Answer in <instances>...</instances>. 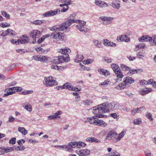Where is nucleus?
<instances>
[{
  "label": "nucleus",
  "instance_id": "obj_15",
  "mask_svg": "<svg viewBox=\"0 0 156 156\" xmlns=\"http://www.w3.org/2000/svg\"><path fill=\"white\" fill-rule=\"evenodd\" d=\"M111 6L114 9H118L120 7V3L119 0H115L112 3Z\"/></svg>",
  "mask_w": 156,
  "mask_h": 156
},
{
  "label": "nucleus",
  "instance_id": "obj_62",
  "mask_svg": "<svg viewBox=\"0 0 156 156\" xmlns=\"http://www.w3.org/2000/svg\"><path fill=\"white\" fill-rule=\"evenodd\" d=\"M70 89V90L77 91H80L81 90V88H80L79 89H78V88L77 87H71V88Z\"/></svg>",
  "mask_w": 156,
  "mask_h": 156
},
{
  "label": "nucleus",
  "instance_id": "obj_8",
  "mask_svg": "<svg viewBox=\"0 0 156 156\" xmlns=\"http://www.w3.org/2000/svg\"><path fill=\"white\" fill-rule=\"evenodd\" d=\"M76 152L79 156H86L90 154V151L87 149H85L83 150L78 149L76 151Z\"/></svg>",
  "mask_w": 156,
  "mask_h": 156
},
{
  "label": "nucleus",
  "instance_id": "obj_1",
  "mask_svg": "<svg viewBox=\"0 0 156 156\" xmlns=\"http://www.w3.org/2000/svg\"><path fill=\"white\" fill-rule=\"evenodd\" d=\"M76 16L75 14L71 15L68 20L65 23L62 24L56 25L53 27H50L49 28L51 30H55L57 31L59 30H67V28L72 24L74 23H78L76 26V28L80 31L83 32H87L88 30L87 28L84 27L85 25L86 22L84 21L80 20H75L73 19V18Z\"/></svg>",
  "mask_w": 156,
  "mask_h": 156
},
{
  "label": "nucleus",
  "instance_id": "obj_63",
  "mask_svg": "<svg viewBox=\"0 0 156 156\" xmlns=\"http://www.w3.org/2000/svg\"><path fill=\"white\" fill-rule=\"evenodd\" d=\"M147 84V81L144 80H141L140 83V86L144 85L145 84Z\"/></svg>",
  "mask_w": 156,
  "mask_h": 156
},
{
  "label": "nucleus",
  "instance_id": "obj_14",
  "mask_svg": "<svg viewBox=\"0 0 156 156\" xmlns=\"http://www.w3.org/2000/svg\"><path fill=\"white\" fill-rule=\"evenodd\" d=\"M127 35H122L117 37L116 40L118 41L128 42L130 41Z\"/></svg>",
  "mask_w": 156,
  "mask_h": 156
},
{
  "label": "nucleus",
  "instance_id": "obj_23",
  "mask_svg": "<svg viewBox=\"0 0 156 156\" xmlns=\"http://www.w3.org/2000/svg\"><path fill=\"white\" fill-rule=\"evenodd\" d=\"M98 71L101 74L105 76L110 75L109 71L104 69H98Z\"/></svg>",
  "mask_w": 156,
  "mask_h": 156
},
{
  "label": "nucleus",
  "instance_id": "obj_33",
  "mask_svg": "<svg viewBox=\"0 0 156 156\" xmlns=\"http://www.w3.org/2000/svg\"><path fill=\"white\" fill-rule=\"evenodd\" d=\"M97 125L102 126L104 127H106L107 126V124L102 120H98Z\"/></svg>",
  "mask_w": 156,
  "mask_h": 156
},
{
  "label": "nucleus",
  "instance_id": "obj_56",
  "mask_svg": "<svg viewBox=\"0 0 156 156\" xmlns=\"http://www.w3.org/2000/svg\"><path fill=\"white\" fill-rule=\"evenodd\" d=\"M104 61L105 62L108 63H111L112 62V59L108 57H105L104 58Z\"/></svg>",
  "mask_w": 156,
  "mask_h": 156
},
{
  "label": "nucleus",
  "instance_id": "obj_41",
  "mask_svg": "<svg viewBox=\"0 0 156 156\" xmlns=\"http://www.w3.org/2000/svg\"><path fill=\"white\" fill-rule=\"evenodd\" d=\"M142 120L140 119H136L133 121V124L134 125H139L141 123Z\"/></svg>",
  "mask_w": 156,
  "mask_h": 156
},
{
  "label": "nucleus",
  "instance_id": "obj_28",
  "mask_svg": "<svg viewBox=\"0 0 156 156\" xmlns=\"http://www.w3.org/2000/svg\"><path fill=\"white\" fill-rule=\"evenodd\" d=\"M9 88L6 89L5 90V92L6 93L3 95V97H6L13 94L14 93V92L13 91H12Z\"/></svg>",
  "mask_w": 156,
  "mask_h": 156
},
{
  "label": "nucleus",
  "instance_id": "obj_64",
  "mask_svg": "<svg viewBox=\"0 0 156 156\" xmlns=\"http://www.w3.org/2000/svg\"><path fill=\"white\" fill-rule=\"evenodd\" d=\"M146 156H151V154L150 151L149 150H147L145 152Z\"/></svg>",
  "mask_w": 156,
  "mask_h": 156
},
{
  "label": "nucleus",
  "instance_id": "obj_35",
  "mask_svg": "<svg viewBox=\"0 0 156 156\" xmlns=\"http://www.w3.org/2000/svg\"><path fill=\"white\" fill-rule=\"evenodd\" d=\"M125 131H122L119 134L117 138L116 139L117 141L120 140L123 137L125 134Z\"/></svg>",
  "mask_w": 156,
  "mask_h": 156
},
{
  "label": "nucleus",
  "instance_id": "obj_25",
  "mask_svg": "<svg viewBox=\"0 0 156 156\" xmlns=\"http://www.w3.org/2000/svg\"><path fill=\"white\" fill-rule=\"evenodd\" d=\"M151 91V88H146L145 89H142L141 91H140L139 93L140 94L143 96L149 93Z\"/></svg>",
  "mask_w": 156,
  "mask_h": 156
},
{
  "label": "nucleus",
  "instance_id": "obj_55",
  "mask_svg": "<svg viewBox=\"0 0 156 156\" xmlns=\"http://www.w3.org/2000/svg\"><path fill=\"white\" fill-rule=\"evenodd\" d=\"M73 95L75 96L76 97V98L75 99H78V100H76V101H78L80 100V96L79 95V94L76 92H74L73 93Z\"/></svg>",
  "mask_w": 156,
  "mask_h": 156
},
{
  "label": "nucleus",
  "instance_id": "obj_47",
  "mask_svg": "<svg viewBox=\"0 0 156 156\" xmlns=\"http://www.w3.org/2000/svg\"><path fill=\"white\" fill-rule=\"evenodd\" d=\"M145 46L144 44L143 43H140L136 46L135 50L137 51L139 48H143Z\"/></svg>",
  "mask_w": 156,
  "mask_h": 156
},
{
  "label": "nucleus",
  "instance_id": "obj_13",
  "mask_svg": "<svg viewBox=\"0 0 156 156\" xmlns=\"http://www.w3.org/2000/svg\"><path fill=\"white\" fill-rule=\"evenodd\" d=\"M58 11L59 12H60V11L59 9H57L56 10H50L44 13L43 15V16L44 17H48L53 16L58 13Z\"/></svg>",
  "mask_w": 156,
  "mask_h": 156
},
{
  "label": "nucleus",
  "instance_id": "obj_57",
  "mask_svg": "<svg viewBox=\"0 0 156 156\" xmlns=\"http://www.w3.org/2000/svg\"><path fill=\"white\" fill-rule=\"evenodd\" d=\"M20 146H18L16 148V149L17 150H21L23 151L25 149V147L23 146H21V145H20Z\"/></svg>",
  "mask_w": 156,
  "mask_h": 156
},
{
  "label": "nucleus",
  "instance_id": "obj_18",
  "mask_svg": "<svg viewBox=\"0 0 156 156\" xmlns=\"http://www.w3.org/2000/svg\"><path fill=\"white\" fill-rule=\"evenodd\" d=\"M111 107L112 108V111L118 109L120 106V104L117 101H113L111 103Z\"/></svg>",
  "mask_w": 156,
  "mask_h": 156
},
{
  "label": "nucleus",
  "instance_id": "obj_54",
  "mask_svg": "<svg viewBox=\"0 0 156 156\" xmlns=\"http://www.w3.org/2000/svg\"><path fill=\"white\" fill-rule=\"evenodd\" d=\"M78 148H80L81 147H84L86 145L84 143L82 142H78Z\"/></svg>",
  "mask_w": 156,
  "mask_h": 156
},
{
  "label": "nucleus",
  "instance_id": "obj_34",
  "mask_svg": "<svg viewBox=\"0 0 156 156\" xmlns=\"http://www.w3.org/2000/svg\"><path fill=\"white\" fill-rule=\"evenodd\" d=\"M93 101L90 100H86L83 101V104L86 106H89L93 103Z\"/></svg>",
  "mask_w": 156,
  "mask_h": 156
},
{
  "label": "nucleus",
  "instance_id": "obj_36",
  "mask_svg": "<svg viewBox=\"0 0 156 156\" xmlns=\"http://www.w3.org/2000/svg\"><path fill=\"white\" fill-rule=\"evenodd\" d=\"M95 46L98 48H100L101 46V42L97 40H94L93 41Z\"/></svg>",
  "mask_w": 156,
  "mask_h": 156
},
{
  "label": "nucleus",
  "instance_id": "obj_50",
  "mask_svg": "<svg viewBox=\"0 0 156 156\" xmlns=\"http://www.w3.org/2000/svg\"><path fill=\"white\" fill-rule=\"evenodd\" d=\"M62 66H60V67H58L57 65H52L51 66V68L53 69L58 70H62Z\"/></svg>",
  "mask_w": 156,
  "mask_h": 156
},
{
  "label": "nucleus",
  "instance_id": "obj_38",
  "mask_svg": "<svg viewBox=\"0 0 156 156\" xmlns=\"http://www.w3.org/2000/svg\"><path fill=\"white\" fill-rule=\"evenodd\" d=\"M112 68L113 69V71L115 72V71L117 72L116 71L118 69V68H120L119 66H118L115 64H113L111 65Z\"/></svg>",
  "mask_w": 156,
  "mask_h": 156
},
{
  "label": "nucleus",
  "instance_id": "obj_27",
  "mask_svg": "<svg viewBox=\"0 0 156 156\" xmlns=\"http://www.w3.org/2000/svg\"><path fill=\"white\" fill-rule=\"evenodd\" d=\"M115 71L114 73L116 76L119 78H122L123 77V75L122 72H121L120 69L118 68V69Z\"/></svg>",
  "mask_w": 156,
  "mask_h": 156
},
{
  "label": "nucleus",
  "instance_id": "obj_11",
  "mask_svg": "<svg viewBox=\"0 0 156 156\" xmlns=\"http://www.w3.org/2000/svg\"><path fill=\"white\" fill-rule=\"evenodd\" d=\"M152 39V37L148 35H144L138 38V41L140 42L150 41H151Z\"/></svg>",
  "mask_w": 156,
  "mask_h": 156
},
{
  "label": "nucleus",
  "instance_id": "obj_20",
  "mask_svg": "<svg viewBox=\"0 0 156 156\" xmlns=\"http://www.w3.org/2000/svg\"><path fill=\"white\" fill-rule=\"evenodd\" d=\"M95 3L97 5L101 8L106 7L108 6V4L106 2L103 3L101 1H96Z\"/></svg>",
  "mask_w": 156,
  "mask_h": 156
},
{
  "label": "nucleus",
  "instance_id": "obj_3",
  "mask_svg": "<svg viewBox=\"0 0 156 156\" xmlns=\"http://www.w3.org/2000/svg\"><path fill=\"white\" fill-rule=\"evenodd\" d=\"M101 105V104H100L97 106L93 107L91 108V109L93 110V113L96 115L95 116L96 117L100 118L105 117V115L102 114V113H104L103 109V108H104V107Z\"/></svg>",
  "mask_w": 156,
  "mask_h": 156
},
{
  "label": "nucleus",
  "instance_id": "obj_2",
  "mask_svg": "<svg viewBox=\"0 0 156 156\" xmlns=\"http://www.w3.org/2000/svg\"><path fill=\"white\" fill-rule=\"evenodd\" d=\"M135 80L132 77L127 76L123 80L122 83H120L115 87L117 89H122L124 88H127L129 87V84H132L134 83Z\"/></svg>",
  "mask_w": 156,
  "mask_h": 156
},
{
  "label": "nucleus",
  "instance_id": "obj_19",
  "mask_svg": "<svg viewBox=\"0 0 156 156\" xmlns=\"http://www.w3.org/2000/svg\"><path fill=\"white\" fill-rule=\"evenodd\" d=\"M19 44H25L27 43L29 41L28 37L23 36L20 39H18Z\"/></svg>",
  "mask_w": 156,
  "mask_h": 156
},
{
  "label": "nucleus",
  "instance_id": "obj_31",
  "mask_svg": "<svg viewBox=\"0 0 156 156\" xmlns=\"http://www.w3.org/2000/svg\"><path fill=\"white\" fill-rule=\"evenodd\" d=\"M78 142L76 141L70 142L68 144V145L72 148L76 147L78 148Z\"/></svg>",
  "mask_w": 156,
  "mask_h": 156
},
{
  "label": "nucleus",
  "instance_id": "obj_39",
  "mask_svg": "<svg viewBox=\"0 0 156 156\" xmlns=\"http://www.w3.org/2000/svg\"><path fill=\"white\" fill-rule=\"evenodd\" d=\"M38 61L43 62L47 60V58L45 56L39 55Z\"/></svg>",
  "mask_w": 156,
  "mask_h": 156
},
{
  "label": "nucleus",
  "instance_id": "obj_37",
  "mask_svg": "<svg viewBox=\"0 0 156 156\" xmlns=\"http://www.w3.org/2000/svg\"><path fill=\"white\" fill-rule=\"evenodd\" d=\"M7 34H9L11 36H14L16 35V33L13 30H12L10 29H9L7 30Z\"/></svg>",
  "mask_w": 156,
  "mask_h": 156
},
{
  "label": "nucleus",
  "instance_id": "obj_29",
  "mask_svg": "<svg viewBox=\"0 0 156 156\" xmlns=\"http://www.w3.org/2000/svg\"><path fill=\"white\" fill-rule=\"evenodd\" d=\"M110 81L107 80H105L104 82L100 83L99 84V86L101 87H107L108 85L110 84Z\"/></svg>",
  "mask_w": 156,
  "mask_h": 156
},
{
  "label": "nucleus",
  "instance_id": "obj_12",
  "mask_svg": "<svg viewBox=\"0 0 156 156\" xmlns=\"http://www.w3.org/2000/svg\"><path fill=\"white\" fill-rule=\"evenodd\" d=\"M41 34L40 31L37 30H34L30 33V37L33 38H37L39 37Z\"/></svg>",
  "mask_w": 156,
  "mask_h": 156
},
{
  "label": "nucleus",
  "instance_id": "obj_22",
  "mask_svg": "<svg viewBox=\"0 0 156 156\" xmlns=\"http://www.w3.org/2000/svg\"><path fill=\"white\" fill-rule=\"evenodd\" d=\"M144 108V107H142L138 108H135L131 112V114L133 115H134L136 113L141 112L143 110Z\"/></svg>",
  "mask_w": 156,
  "mask_h": 156
},
{
  "label": "nucleus",
  "instance_id": "obj_7",
  "mask_svg": "<svg viewBox=\"0 0 156 156\" xmlns=\"http://www.w3.org/2000/svg\"><path fill=\"white\" fill-rule=\"evenodd\" d=\"M99 19L102 20V23L105 25H108L111 24L112 22L113 18L111 17L103 16L99 18Z\"/></svg>",
  "mask_w": 156,
  "mask_h": 156
},
{
  "label": "nucleus",
  "instance_id": "obj_40",
  "mask_svg": "<svg viewBox=\"0 0 156 156\" xmlns=\"http://www.w3.org/2000/svg\"><path fill=\"white\" fill-rule=\"evenodd\" d=\"M1 13L2 15L5 17L7 19H10V15L9 14L7 13L6 12L4 11H2Z\"/></svg>",
  "mask_w": 156,
  "mask_h": 156
},
{
  "label": "nucleus",
  "instance_id": "obj_61",
  "mask_svg": "<svg viewBox=\"0 0 156 156\" xmlns=\"http://www.w3.org/2000/svg\"><path fill=\"white\" fill-rule=\"evenodd\" d=\"M65 149L66 151H71L73 150V148L69 146H66L65 147Z\"/></svg>",
  "mask_w": 156,
  "mask_h": 156
},
{
  "label": "nucleus",
  "instance_id": "obj_60",
  "mask_svg": "<svg viewBox=\"0 0 156 156\" xmlns=\"http://www.w3.org/2000/svg\"><path fill=\"white\" fill-rule=\"evenodd\" d=\"M17 52L20 53L21 54H23L26 52V50L23 49H18L16 50Z\"/></svg>",
  "mask_w": 156,
  "mask_h": 156
},
{
  "label": "nucleus",
  "instance_id": "obj_24",
  "mask_svg": "<svg viewBox=\"0 0 156 156\" xmlns=\"http://www.w3.org/2000/svg\"><path fill=\"white\" fill-rule=\"evenodd\" d=\"M86 140L89 142H95L97 143H100L101 142L99 140L93 137L87 138L86 139Z\"/></svg>",
  "mask_w": 156,
  "mask_h": 156
},
{
  "label": "nucleus",
  "instance_id": "obj_53",
  "mask_svg": "<svg viewBox=\"0 0 156 156\" xmlns=\"http://www.w3.org/2000/svg\"><path fill=\"white\" fill-rule=\"evenodd\" d=\"M111 156H120V154L116 151L113 150L111 153Z\"/></svg>",
  "mask_w": 156,
  "mask_h": 156
},
{
  "label": "nucleus",
  "instance_id": "obj_16",
  "mask_svg": "<svg viewBox=\"0 0 156 156\" xmlns=\"http://www.w3.org/2000/svg\"><path fill=\"white\" fill-rule=\"evenodd\" d=\"M117 135L116 132L113 131H109L106 136V139L107 140H110L114 138L115 136Z\"/></svg>",
  "mask_w": 156,
  "mask_h": 156
},
{
  "label": "nucleus",
  "instance_id": "obj_49",
  "mask_svg": "<svg viewBox=\"0 0 156 156\" xmlns=\"http://www.w3.org/2000/svg\"><path fill=\"white\" fill-rule=\"evenodd\" d=\"M13 150V148L12 147H6L5 148V149H4V151H3L4 152V153H7L8 152L12 151Z\"/></svg>",
  "mask_w": 156,
  "mask_h": 156
},
{
  "label": "nucleus",
  "instance_id": "obj_52",
  "mask_svg": "<svg viewBox=\"0 0 156 156\" xmlns=\"http://www.w3.org/2000/svg\"><path fill=\"white\" fill-rule=\"evenodd\" d=\"M0 26L2 27L5 28L9 27L10 26V24L9 23H7L6 22H4L1 23Z\"/></svg>",
  "mask_w": 156,
  "mask_h": 156
},
{
  "label": "nucleus",
  "instance_id": "obj_45",
  "mask_svg": "<svg viewBox=\"0 0 156 156\" xmlns=\"http://www.w3.org/2000/svg\"><path fill=\"white\" fill-rule=\"evenodd\" d=\"M146 116L151 122H152L153 121L152 116L151 113L148 112H147L146 113Z\"/></svg>",
  "mask_w": 156,
  "mask_h": 156
},
{
  "label": "nucleus",
  "instance_id": "obj_42",
  "mask_svg": "<svg viewBox=\"0 0 156 156\" xmlns=\"http://www.w3.org/2000/svg\"><path fill=\"white\" fill-rule=\"evenodd\" d=\"M32 23L36 25H41L43 23V21L41 20H38L34 21Z\"/></svg>",
  "mask_w": 156,
  "mask_h": 156
},
{
  "label": "nucleus",
  "instance_id": "obj_21",
  "mask_svg": "<svg viewBox=\"0 0 156 156\" xmlns=\"http://www.w3.org/2000/svg\"><path fill=\"white\" fill-rule=\"evenodd\" d=\"M22 106L26 109L29 112H31L32 108L28 102L24 103L22 104Z\"/></svg>",
  "mask_w": 156,
  "mask_h": 156
},
{
  "label": "nucleus",
  "instance_id": "obj_48",
  "mask_svg": "<svg viewBox=\"0 0 156 156\" xmlns=\"http://www.w3.org/2000/svg\"><path fill=\"white\" fill-rule=\"evenodd\" d=\"M131 74H133L134 73H138L140 72H143V70L142 69H131Z\"/></svg>",
  "mask_w": 156,
  "mask_h": 156
},
{
  "label": "nucleus",
  "instance_id": "obj_58",
  "mask_svg": "<svg viewBox=\"0 0 156 156\" xmlns=\"http://www.w3.org/2000/svg\"><path fill=\"white\" fill-rule=\"evenodd\" d=\"M16 138L13 137L11 138L9 141V143L10 144H14L16 143Z\"/></svg>",
  "mask_w": 156,
  "mask_h": 156
},
{
  "label": "nucleus",
  "instance_id": "obj_17",
  "mask_svg": "<svg viewBox=\"0 0 156 156\" xmlns=\"http://www.w3.org/2000/svg\"><path fill=\"white\" fill-rule=\"evenodd\" d=\"M97 117L93 116L91 118H88L86 121L89 122L90 124H93L97 125L98 120Z\"/></svg>",
  "mask_w": 156,
  "mask_h": 156
},
{
  "label": "nucleus",
  "instance_id": "obj_44",
  "mask_svg": "<svg viewBox=\"0 0 156 156\" xmlns=\"http://www.w3.org/2000/svg\"><path fill=\"white\" fill-rule=\"evenodd\" d=\"M65 86V89H68L69 90H70V89L71 88L72 86L71 84L69 83H66L64 84Z\"/></svg>",
  "mask_w": 156,
  "mask_h": 156
},
{
  "label": "nucleus",
  "instance_id": "obj_32",
  "mask_svg": "<svg viewBox=\"0 0 156 156\" xmlns=\"http://www.w3.org/2000/svg\"><path fill=\"white\" fill-rule=\"evenodd\" d=\"M18 130L19 131L24 135L27 134L28 133L27 130H26L24 127H19Z\"/></svg>",
  "mask_w": 156,
  "mask_h": 156
},
{
  "label": "nucleus",
  "instance_id": "obj_30",
  "mask_svg": "<svg viewBox=\"0 0 156 156\" xmlns=\"http://www.w3.org/2000/svg\"><path fill=\"white\" fill-rule=\"evenodd\" d=\"M120 67L123 70H124L125 71H129L130 72V73H131V68H130L129 67L126 66L123 64H121L120 65Z\"/></svg>",
  "mask_w": 156,
  "mask_h": 156
},
{
  "label": "nucleus",
  "instance_id": "obj_51",
  "mask_svg": "<svg viewBox=\"0 0 156 156\" xmlns=\"http://www.w3.org/2000/svg\"><path fill=\"white\" fill-rule=\"evenodd\" d=\"M35 50L39 54H41L44 52V50L41 47L36 48Z\"/></svg>",
  "mask_w": 156,
  "mask_h": 156
},
{
  "label": "nucleus",
  "instance_id": "obj_9",
  "mask_svg": "<svg viewBox=\"0 0 156 156\" xmlns=\"http://www.w3.org/2000/svg\"><path fill=\"white\" fill-rule=\"evenodd\" d=\"M102 106L104 107L103 108V109L104 111V113H105L110 111H112V108H111V103H108L107 102L106 103H104L101 104Z\"/></svg>",
  "mask_w": 156,
  "mask_h": 156
},
{
  "label": "nucleus",
  "instance_id": "obj_46",
  "mask_svg": "<svg viewBox=\"0 0 156 156\" xmlns=\"http://www.w3.org/2000/svg\"><path fill=\"white\" fill-rule=\"evenodd\" d=\"M62 112L61 111H58L56 113H55L54 115L56 119L57 118H60V116H59L62 113Z\"/></svg>",
  "mask_w": 156,
  "mask_h": 156
},
{
  "label": "nucleus",
  "instance_id": "obj_10",
  "mask_svg": "<svg viewBox=\"0 0 156 156\" xmlns=\"http://www.w3.org/2000/svg\"><path fill=\"white\" fill-rule=\"evenodd\" d=\"M64 56L55 57L52 58L51 61L52 62L58 64L64 62Z\"/></svg>",
  "mask_w": 156,
  "mask_h": 156
},
{
  "label": "nucleus",
  "instance_id": "obj_5",
  "mask_svg": "<svg viewBox=\"0 0 156 156\" xmlns=\"http://www.w3.org/2000/svg\"><path fill=\"white\" fill-rule=\"evenodd\" d=\"M66 30H64V31H66ZM52 31H55L56 33L55 34L54 33H52L51 34V37L52 38L58 39L60 41H65L66 40V36L64 34H63L60 32H59L60 30L55 31V30H52Z\"/></svg>",
  "mask_w": 156,
  "mask_h": 156
},
{
  "label": "nucleus",
  "instance_id": "obj_43",
  "mask_svg": "<svg viewBox=\"0 0 156 156\" xmlns=\"http://www.w3.org/2000/svg\"><path fill=\"white\" fill-rule=\"evenodd\" d=\"M61 1L62 3L66 4V6H68L71 3V0H62Z\"/></svg>",
  "mask_w": 156,
  "mask_h": 156
},
{
  "label": "nucleus",
  "instance_id": "obj_4",
  "mask_svg": "<svg viewBox=\"0 0 156 156\" xmlns=\"http://www.w3.org/2000/svg\"><path fill=\"white\" fill-rule=\"evenodd\" d=\"M44 84L46 87H52L53 85H57L58 83L52 76L44 77Z\"/></svg>",
  "mask_w": 156,
  "mask_h": 156
},
{
  "label": "nucleus",
  "instance_id": "obj_59",
  "mask_svg": "<svg viewBox=\"0 0 156 156\" xmlns=\"http://www.w3.org/2000/svg\"><path fill=\"white\" fill-rule=\"evenodd\" d=\"M8 34L6 31H1L0 32V35L1 36H5Z\"/></svg>",
  "mask_w": 156,
  "mask_h": 156
},
{
  "label": "nucleus",
  "instance_id": "obj_6",
  "mask_svg": "<svg viewBox=\"0 0 156 156\" xmlns=\"http://www.w3.org/2000/svg\"><path fill=\"white\" fill-rule=\"evenodd\" d=\"M58 51L59 53L66 55L65 57L64 56V62H68L70 60L69 57L67 54L68 53H70L71 51V50L69 48H66L64 49H59L58 50Z\"/></svg>",
  "mask_w": 156,
  "mask_h": 156
},
{
  "label": "nucleus",
  "instance_id": "obj_26",
  "mask_svg": "<svg viewBox=\"0 0 156 156\" xmlns=\"http://www.w3.org/2000/svg\"><path fill=\"white\" fill-rule=\"evenodd\" d=\"M83 58V55L81 54H78L76 57L75 59V62H79L82 60Z\"/></svg>",
  "mask_w": 156,
  "mask_h": 156
}]
</instances>
